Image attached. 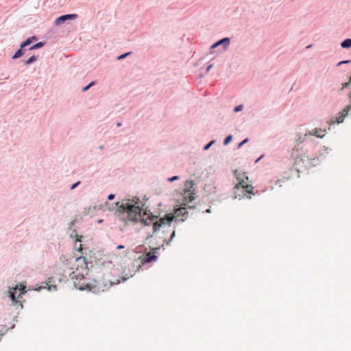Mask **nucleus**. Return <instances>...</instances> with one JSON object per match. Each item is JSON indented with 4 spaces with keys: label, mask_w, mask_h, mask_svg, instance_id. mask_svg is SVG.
Segmentation results:
<instances>
[{
    "label": "nucleus",
    "mask_w": 351,
    "mask_h": 351,
    "mask_svg": "<svg viewBox=\"0 0 351 351\" xmlns=\"http://www.w3.org/2000/svg\"><path fill=\"white\" fill-rule=\"evenodd\" d=\"M43 289H47L49 291H57V286L54 285H49V282H43L40 286L35 288L34 290L40 291Z\"/></svg>",
    "instance_id": "obj_11"
},
{
    "label": "nucleus",
    "mask_w": 351,
    "mask_h": 351,
    "mask_svg": "<svg viewBox=\"0 0 351 351\" xmlns=\"http://www.w3.org/2000/svg\"><path fill=\"white\" fill-rule=\"evenodd\" d=\"M351 84L350 83V80H349V82H345V83H343L342 84V88H341V90L348 88L350 86V85Z\"/></svg>",
    "instance_id": "obj_30"
},
{
    "label": "nucleus",
    "mask_w": 351,
    "mask_h": 351,
    "mask_svg": "<svg viewBox=\"0 0 351 351\" xmlns=\"http://www.w3.org/2000/svg\"><path fill=\"white\" fill-rule=\"evenodd\" d=\"M291 157L296 163L302 162L307 167H316L320 164V143L315 138L308 141L301 147L293 149Z\"/></svg>",
    "instance_id": "obj_3"
},
{
    "label": "nucleus",
    "mask_w": 351,
    "mask_h": 351,
    "mask_svg": "<svg viewBox=\"0 0 351 351\" xmlns=\"http://www.w3.org/2000/svg\"><path fill=\"white\" fill-rule=\"evenodd\" d=\"M124 248H125V246H124V245H117V250H121V249H124Z\"/></svg>",
    "instance_id": "obj_35"
},
{
    "label": "nucleus",
    "mask_w": 351,
    "mask_h": 351,
    "mask_svg": "<svg viewBox=\"0 0 351 351\" xmlns=\"http://www.w3.org/2000/svg\"><path fill=\"white\" fill-rule=\"evenodd\" d=\"M126 280H127V278H123V281H125Z\"/></svg>",
    "instance_id": "obj_47"
},
{
    "label": "nucleus",
    "mask_w": 351,
    "mask_h": 351,
    "mask_svg": "<svg viewBox=\"0 0 351 351\" xmlns=\"http://www.w3.org/2000/svg\"><path fill=\"white\" fill-rule=\"evenodd\" d=\"M341 47L343 49H349L351 47V38H346L341 43Z\"/></svg>",
    "instance_id": "obj_17"
},
{
    "label": "nucleus",
    "mask_w": 351,
    "mask_h": 351,
    "mask_svg": "<svg viewBox=\"0 0 351 351\" xmlns=\"http://www.w3.org/2000/svg\"><path fill=\"white\" fill-rule=\"evenodd\" d=\"M44 45H45V43L38 42V43L30 46L29 48V50H34V49H40V48L43 47L44 46Z\"/></svg>",
    "instance_id": "obj_18"
},
{
    "label": "nucleus",
    "mask_w": 351,
    "mask_h": 351,
    "mask_svg": "<svg viewBox=\"0 0 351 351\" xmlns=\"http://www.w3.org/2000/svg\"><path fill=\"white\" fill-rule=\"evenodd\" d=\"M19 290L20 291V295L19 296L21 295V294H25L26 293V287L25 285H20V288H19Z\"/></svg>",
    "instance_id": "obj_24"
},
{
    "label": "nucleus",
    "mask_w": 351,
    "mask_h": 351,
    "mask_svg": "<svg viewBox=\"0 0 351 351\" xmlns=\"http://www.w3.org/2000/svg\"><path fill=\"white\" fill-rule=\"evenodd\" d=\"M194 182L193 180H187L184 184V198L189 199V202H191L195 199L196 191L193 188Z\"/></svg>",
    "instance_id": "obj_5"
},
{
    "label": "nucleus",
    "mask_w": 351,
    "mask_h": 351,
    "mask_svg": "<svg viewBox=\"0 0 351 351\" xmlns=\"http://www.w3.org/2000/svg\"><path fill=\"white\" fill-rule=\"evenodd\" d=\"M116 126H117V127H121V122H119V121H118V122H117V123H116Z\"/></svg>",
    "instance_id": "obj_36"
},
{
    "label": "nucleus",
    "mask_w": 351,
    "mask_h": 351,
    "mask_svg": "<svg viewBox=\"0 0 351 351\" xmlns=\"http://www.w3.org/2000/svg\"><path fill=\"white\" fill-rule=\"evenodd\" d=\"M162 247H163V245H162ZM160 248H161V246L153 248L152 250L154 251V253L153 254L149 253V254H147L145 256L143 263H149L156 261L158 258V256L156 254L158 253V251L160 250Z\"/></svg>",
    "instance_id": "obj_9"
},
{
    "label": "nucleus",
    "mask_w": 351,
    "mask_h": 351,
    "mask_svg": "<svg viewBox=\"0 0 351 351\" xmlns=\"http://www.w3.org/2000/svg\"><path fill=\"white\" fill-rule=\"evenodd\" d=\"M38 57L33 55L31 57H29L25 62V64H27V65H29L32 63H34L36 60H37Z\"/></svg>",
    "instance_id": "obj_19"
},
{
    "label": "nucleus",
    "mask_w": 351,
    "mask_h": 351,
    "mask_svg": "<svg viewBox=\"0 0 351 351\" xmlns=\"http://www.w3.org/2000/svg\"><path fill=\"white\" fill-rule=\"evenodd\" d=\"M98 148H99V149H104V146L103 145H99V146L98 147Z\"/></svg>",
    "instance_id": "obj_38"
},
{
    "label": "nucleus",
    "mask_w": 351,
    "mask_h": 351,
    "mask_svg": "<svg viewBox=\"0 0 351 351\" xmlns=\"http://www.w3.org/2000/svg\"><path fill=\"white\" fill-rule=\"evenodd\" d=\"M109 282H110V285H113L114 283L112 282H111L110 280H109Z\"/></svg>",
    "instance_id": "obj_44"
},
{
    "label": "nucleus",
    "mask_w": 351,
    "mask_h": 351,
    "mask_svg": "<svg viewBox=\"0 0 351 351\" xmlns=\"http://www.w3.org/2000/svg\"><path fill=\"white\" fill-rule=\"evenodd\" d=\"M350 83H351V76L350 77Z\"/></svg>",
    "instance_id": "obj_48"
},
{
    "label": "nucleus",
    "mask_w": 351,
    "mask_h": 351,
    "mask_svg": "<svg viewBox=\"0 0 351 351\" xmlns=\"http://www.w3.org/2000/svg\"><path fill=\"white\" fill-rule=\"evenodd\" d=\"M350 62H351L350 60H342V61L339 62L337 64V66H339L342 64H350Z\"/></svg>",
    "instance_id": "obj_26"
},
{
    "label": "nucleus",
    "mask_w": 351,
    "mask_h": 351,
    "mask_svg": "<svg viewBox=\"0 0 351 351\" xmlns=\"http://www.w3.org/2000/svg\"><path fill=\"white\" fill-rule=\"evenodd\" d=\"M77 267L75 271L72 272L71 278L74 280V285L76 289L83 291H92V286L86 282V276L91 274L94 278L93 280L98 285L104 284L106 287L107 285L104 282V277L110 273L112 268V263L110 261H99L95 265H91L90 268L88 267V263L84 256H80L75 258ZM92 264V263H90Z\"/></svg>",
    "instance_id": "obj_2"
},
{
    "label": "nucleus",
    "mask_w": 351,
    "mask_h": 351,
    "mask_svg": "<svg viewBox=\"0 0 351 351\" xmlns=\"http://www.w3.org/2000/svg\"><path fill=\"white\" fill-rule=\"evenodd\" d=\"M180 215H182L183 217H184L186 215L188 214V212L186 210L185 208H181L180 210Z\"/></svg>",
    "instance_id": "obj_32"
},
{
    "label": "nucleus",
    "mask_w": 351,
    "mask_h": 351,
    "mask_svg": "<svg viewBox=\"0 0 351 351\" xmlns=\"http://www.w3.org/2000/svg\"><path fill=\"white\" fill-rule=\"evenodd\" d=\"M152 237H153V236H152V234H149V235H148V236L147 237V238H146V240H147H147H149V239L152 238Z\"/></svg>",
    "instance_id": "obj_37"
},
{
    "label": "nucleus",
    "mask_w": 351,
    "mask_h": 351,
    "mask_svg": "<svg viewBox=\"0 0 351 351\" xmlns=\"http://www.w3.org/2000/svg\"><path fill=\"white\" fill-rule=\"evenodd\" d=\"M263 157V156H260L255 162H257L258 161H260V160Z\"/></svg>",
    "instance_id": "obj_39"
},
{
    "label": "nucleus",
    "mask_w": 351,
    "mask_h": 351,
    "mask_svg": "<svg viewBox=\"0 0 351 351\" xmlns=\"http://www.w3.org/2000/svg\"><path fill=\"white\" fill-rule=\"evenodd\" d=\"M322 130L320 128H315L311 131L306 132V136L308 137V138H314L313 136H316L317 138H322L325 136L324 134H319V132H322Z\"/></svg>",
    "instance_id": "obj_12"
},
{
    "label": "nucleus",
    "mask_w": 351,
    "mask_h": 351,
    "mask_svg": "<svg viewBox=\"0 0 351 351\" xmlns=\"http://www.w3.org/2000/svg\"><path fill=\"white\" fill-rule=\"evenodd\" d=\"M25 48H21V45H20V48L18 50H16V51L12 56V59L16 60V59L21 58V56H23V55L25 53Z\"/></svg>",
    "instance_id": "obj_14"
},
{
    "label": "nucleus",
    "mask_w": 351,
    "mask_h": 351,
    "mask_svg": "<svg viewBox=\"0 0 351 351\" xmlns=\"http://www.w3.org/2000/svg\"><path fill=\"white\" fill-rule=\"evenodd\" d=\"M312 140H313V138H308V137H307L306 136V134H304V136H302L301 135H298L296 140H295L296 144L293 149L300 148V147H301V146L302 145L306 143V142H308V141H312Z\"/></svg>",
    "instance_id": "obj_10"
},
{
    "label": "nucleus",
    "mask_w": 351,
    "mask_h": 351,
    "mask_svg": "<svg viewBox=\"0 0 351 351\" xmlns=\"http://www.w3.org/2000/svg\"><path fill=\"white\" fill-rule=\"evenodd\" d=\"M330 150L329 147L320 144V162L326 158V154H328Z\"/></svg>",
    "instance_id": "obj_13"
},
{
    "label": "nucleus",
    "mask_w": 351,
    "mask_h": 351,
    "mask_svg": "<svg viewBox=\"0 0 351 351\" xmlns=\"http://www.w3.org/2000/svg\"><path fill=\"white\" fill-rule=\"evenodd\" d=\"M78 17L77 14H66L58 16L55 20L56 25H61L65 23L68 21H73L76 19Z\"/></svg>",
    "instance_id": "obj_7"
},
{
    "label": "nucleus",
    "mask_w": 351,
    "mask_h": 351,
    "mask_svg": "<svg viewBox=\"0 0 351 351\" xmlns=\"http://www.w3.org/2000/svg\"><path fill=\"white\" fill-rule=\"evenodd\" d=\"M206 211L207 213H210V209H207Z\"/></svg>",
    "instance_id": "obj_45"
},
{
    "label": "nucleus",
    "mask_w": 351,
    "mask_h": 351,
    "mask_svg": "<svg viewBox=\"0 0 351 351\" xmlns=\"http://www.w3.org/2000/svg\"><path fill=\"white\" fill-rule=\"evenodd\" d=\"M175 236H176V231H175V230H173V231L172 232V233H171V235L170 239L166 241V244H167V245H169V243H171V241L173 240V239L175 237Z\"/></svg>",
    "instance_id": "obj_28"
},
{
    "label": "nucleus",
    "mask_w": 351,
    "mask_h": 351,
    "mask_svg": "<svg viewBox=\"0 0 351 351\" xmlns=\"http://www.w3.org/2000/svg\"><path fill=\"white\" fill-rule=\"evenodd\" d=\"M234 175L237 177V180L239 181L238 184L235 186L234 189H239L240 188L242 189V193H243L242 195L240 194H238L235 195L233 199L239 198L241 199L243 198L247 193V194H252L255 195V193L253 190V186L251 184H245V180H248L247 176L243 173H239L238 171H234Z\"/></svg>",
    "instance_id": "obj_4"
},
{
    "label": "nucleus",
    "mask_w": 351,
    "mask_h": 351,
    "mask_svg": "<svg viewBox=\"0 0 351 351\" xmlns=\"http://www.w3.org/2000/svg\"><path fill=\"white\" fill-rule=\"evenodd\" d=\"M115 195L114 194H110L108 195V200H112L114 198Z\"/></svg>",
    "instance_id": "obj_34"
},
{
    "label": "nucleus",
    "mask_w": 351,
    "mask_h": 351,
    "mask_svg": "<svg viewBox=\"0 0 351 351\" xmlns=\"http://www.w3.org/2000/svg\"><path fill=\"white\" fill-rule=\"evenodd\" d=\"M15 327V324H12L10 327L11 329H13Z\"/></svg>",
    "instance_id": "obj_42"
},
{
    "label": "nucleus",
    "mask_w": 351,
    "mask_h": 351,
    "mask_svg": "<svg viewBox=\"0 0 351 351\" xmlns=\"http://www.w3.org/2000/svg\"><path fill=\"white\" fill-rule=\"evenodd\" d=\"M243 108V105L237 106L234 108V112H239V111L242 110Z\"/></svg>",
    "instance_id": "obj_31"
},
{
    "label": "nucleus",
    "mask_w": 351,
    "mask_h": 351,
    "mask_svg": "<svg viewBox=\"0 0 351 351\" xmlns=\"http://www.w3.org/2000/svg\"><path fill=\"white\" fill-rule=\"evenodd\" d=\"M349 97H350V100H351V92H350V94H349Z\"/></svg>",
    "instance_id": "obj_46"
},
{
    "label": "nucleus",
    "mask_w": 351,
    "mask_h": 351,
    "mask_svg": "<svg viewBox=\"0 0 351 351\" xmlns=\"http://www.w3.org/2000/svg\"><path fill=\"white\" fill-rule=\"evenodd\" d=\"M216 141L215 140H212L210 141L209 143H208L207 144H206L204 147H203V150L204 151H207L210 149V147L214 145Z\"/></svg>",
    "instance_id": "obj_20"
},
{
    "label": "nucleus",
    "mask_w": 351,
    "mask_h": 351,
    "mask_svg": "<svg viewBox=\"0 0 351 351\" xmlns=\"http://www.w3.org/2000/svg\"><path fill=\"white\" fill-rule=\"evenodd\" d=\"M230 43V38L228 37L223 38L217 42H215L214 44H213L210 47L211 49H215L219 46L222 47V50L224 51L228 49Z\"/></svg>",
    "instance_id": "obj_8"
},
{
    "label": "nucleus",
    "mask_w": 351,
    "mask_h": 351,
    "mask_svg": "<svg viewBox=\"0 0 351 351\" xmlns=\"http://www.w3.org/2000/svg\"><path fill=\"white\" fill-rule=\"evenodd\" d=\"M351 111V104L345 107L342 111L339 113V117L335 120H332L330 123V125H335V123H341L343 121L344 118L346 117L349 112Z\"/></svg>",
    "instance_id": "obj_6"
},
{
    "label": "nucleus",
    "mask_w": 351,
    "mask_h": 351,
    "mask_svg": "<svg viewBox=\"0 0 351 351\" xmlns=\"http://www.w3.org/2000/svg\"><path fill=\"white\" fill-rule=\"evenodd\" d=\"M76 241L81 242L82 241H81V239H80V238H77V239H76Z\"/></svg>",
    "instance_id": "obj_41"
},
{
    "label": "nucleus",
    "mask_w": 351,
    "mask_h": 351,
    "mask_svg": "<svg viewBox=\"0 0 351 351\" xmlns=\"http://www.w3.org/2000/svg\"><path fill=\"white\" fill-rule=\"evenodd\" d=\"M95 84H96V82L95 81L90 82L88 85H86V86L82 88V92L87 91L89 88H90L92 86H93Z\"/></svg>",
    "instance_id": "obj_22"
},
{
    "label": "nucleus",
    "mask_w": 351,
    "mask_h": 351,
    "mask_svg": "<svg viewBox=\"0 0 351 351\" xmlns=\"http://www.w3.org/2000/svg\"><path fill=\"white\" fill-rule=\"evenodd\" d=\"M213 64H210L209 65H208V66L206 67V73H208L209 72V71L211 69V68L213 67Z\"/></svg>",
    "instance_id": "obj_33"
},
{
    "label": "nucleus",
    "mask_w": 351,
    "mask_h": 351,
    "mask_svg": "<svg viewBox=\"0 0 351 351\" xmlns=\"http://www.w3.org/2000/svg\"><path fill=\"white\" fill-rule=\"evenodd\" d=\"M246 197L248 199H251V196H249V195H246Z\"/></svg>",
    "instance_id": "obj_43"
},
{
    "label": "nucleus",
    "mask_w": 351,
    "mask_h": 351,
    "mask_svg": "<svg viewBox=\"0 0 351 351\" xmlns=\"http://www.w3.org/2000/svg\"><path fill=\"white\" fill-rule=\"evenodd\" d=\"M81 184V182L80 181H77L75 183H73L71 186H70V190H74L75 189H76L80 184Z\"/></svg>",
    "instance_id": "obj_27"
},
{
    "label": "nucleus",
    "mask_w": 351,
    "mask_h": 351,
    "mask_svg": "<svg viewBox=\"0 0 351 351\" xmlns=\"http://www.w3.org/2000/svg\"><path fill=\"white\" fill-rule=\"evenodd\" d=\"M249 141V138H246L238 144V148H241L244 144Z\"/></svg>",
    "instance_id": "obj_29"
},
{
    "label": "nucleus",
    "mask_w": 351,
    "mask_h": 351,
    "mask_svg": "<svg viewBox=\"0 0 351 351\" xmlns=\"http://www.w3.org/2000/svg\"><path fill=\"white\" fill-rule=\"evenodd\" d=\"M103 221H104L103 219H98L97 223H101L103 222Z\"/></svg>",
    "instance_id": "obj_40"
},
{
    "label": "nucleus",
    "mask_w": 351,
    "mask_h": 351,
    "mask_svg": "<svg viewBox=\"0 0 351 351\" xmlns=\"http://www.w3.org/2000/svg\"><path fill=\"white\" fill-rule=\"evenodd\" d=\"M16 289H18V286H16L14 291H9L8 293H9V297L10 298V300H12V302L13 303H17V300H16Z\"/></svg>",
    "instance_id": "obj_16"
},
{
    "label": "nucleus",
    "mask_w": 351,
    "mask_h": 351,
    "mask_svg": "<svg viewBox=\"0 0 351 351\" xmlns=\"http://www.w3.org/2000/svg\"><path fill=\"white\" fill-rule=\"evenodd\" d=\"M233 136L232 134L228 135L223 140V145H227L232 141Z\"/></svg>",
    "instance_id": "obj_21"
},
{
    "label": "nucleus",
    "mask_w": 351,
    "mask_h": 351,
    "mask_svg": "<svg viewBox=\"0 0 351 351\" xmlns=\"http://www.w3.org/2000/svg\"><path fill=\"white\" fill-rule=\"evenodd\" d=\"M180 177L178 176H174L167 178V181L169 182H173L174 181L178 180Z\"/></svg>",
    "instance_id": "obj_25"
},
{
    "label": "nucleus",
    "mask_w": 351,
    "mask_h": 351,
    "mask_svg": "<svg viewBox=\"0 0 351 351\" xmlns=\"http://www.w3.org/2000/svg\"><path fill=\"white\" fill-rule=\"evenodd\" d=\"M37 40V38L35 36L29 37L25 41H23L21 43V48H25L26 47L30 45L33 40Z\"/></svg>",
    "instance_id": "obj_15"
},
{
    "label": "nucleus",
    "mask_w": 351,
    "mask_h": 351,
    "mask_svg": "<svg viewBox=\"0 0 351 351\" xmlns=\"http://www.w3.org/2000/svg\"><path fill=\"white\" fill-rule=\"evenodd\" d=\"M132 53V51H128V52H126V53H122L121 55H119L117 59L118 60H122V59H124L126 57H128V56L131 55Z\"/></svg>",
    "instance_id": "obj_23"
},
{
    "label": "nucleus",
    "mask_w": 351,
    "mask_h": 351,
    "mask_svg": "<svg viewBox=\"0 0 351 351\" xmlns=\"http://www.w3.org/2000/svg\"><path fill=\"white\" fill-rule=\"evenodd\" d=\"M116 205L117 206L116 215L125 226L137 223H140L143 226L152 225L153 233L158 231L162 226H170L175 218V216L171 213L158 219L150 210L145 209V203L136 197L128 199L125 202H118Z\"/></svg>",
    "instance_id": "obj_1"
}]
</instances>
